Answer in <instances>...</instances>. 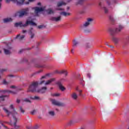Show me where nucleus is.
<instances>
[{"label":"nucleus","mask_w":129,"mask_h":129,"mask_svg":"<svg viewBox=\"0 0 129 129\" xmlns=\"http://www.w3.org/2000/svg\"><path fill=\"white\" fill-rule=\"evenodd\" d=\"M55 81V79L52 78L50 79L47 81H42L39 83L37 82H33L29 87L28 90L27 91L28 92H36L37 91V88H38V85L40 84V85L42 84H44V85H49L52 83V82H54Z\"/></svg>","instance_id":"f257e3e1"},{"label":"nucleus","mask_w":129,"mask_h":129,"mask_svg":"<svg viewBox=\"0 0 129 129\" xmlns=\"http://www.w3.org/2000/svg\"><path fill=\"white\" fill-rule=\"evenodd\" d=\"M9 109L12 110V111H9V110L6 108H3V110H4L5 112H6L8 117H10L11 115H12L13 118L14 116H15V117H19V113L16 111L14 105L11 104L9 107Z\"/></svg>","instance_id":"f03ea898"},{"label":"nucleus","mask_w":129,"mask_h":129,"mask_svg":"<svg viewBox=\"0 0 129 129\" xmlns=\"http://www.w3.org/2000/svg\"><path fill=\"white\" fill-rule=\"evenodd\" d=\"M92 22H93V19L92 18H88L87 21L83 24L82 26V29L84 33L87 34L88 33H90V32H91V30H90L88 27L92 24Z\"/></svg>","instance_id":"7ed1b4c3"},{"label":"nucleus","mask_w":129,"mask_h":129,"mask_svg":"<svg viewBox=\"0 0 129 129\" xmlns=\"http://www.w3.org/2000/svg\"><path fill=\"white\" fill-rule=\"evenodd\" d=\"M28 25H30L31 26H37V24L32 20L26 21L25 24H23L22 22L15 23L14 26L16 28H18V27H20V28H26V27H28Z\"/></svg>","instance_id":"20e7f679"},{"label":"nucleus","mask_w":129,"mask_h":129,"mask_svg":"<svg viewBox=\"0 0 129 129\" xmlns=\"http://www.w3.org/2000/svg\"><path fill=\"white\" fill-rule=\"evenodd\" d=\"M29 14V8L22 9L21 11L18 12L16 16H18L19 18H22L24 16H28Z\"/></svg>","instance_id":"39448f33"},{"label":"nucleus","mask_w":129,"mask_h":129,"mask_svg":"<svg viewBox=\"0 0 129 129\" xmlns=\"http://www.w3.org/2000/svg\"><path fill=\"white\" fill-rule=\"evenodd\" d=\"M122 29H123V26H122V25H119V28H116L115 29L110 28L109 29V31L110 32L111 36H114L115 34L119 33V32H120V31H121Z\"/></svg>","instance_id":"423d86ee"},{"label":"nucleus","mask_w":129,"mask_h":129,"mask_svg":"<svg viewBox=\"0 0 129 129\" xmlns=\"http://www.w3.org/2000/svg\"><path fill=\"white\" fill-rule=\"evenodd\" d=\"M13 119L14 122L13 123V122L11 121L10 123V125L14 126V129H19L21 127V126L17 125V122H18V117H15V116H14Z\"/></svg>","instance_id":"0eeeda50"},{"label":"nucleus","mask_w":129,"mask_h":129,"mask_svg":"<svg viewBox=\"0 0 129 129\" xmlns=\"http://www.w3.org/2000/svg\"><path fill=\"white\" fill-rule=\"evenodd\" d=\"M11 1V2H13V3H17L18 6H22L25 3V0H19V2H18V0H6V3L9 4Z\"/></svg>","instance_id":"6e6552de"},{"label":"nucleus","mask_w":129,"mask_h":129,"mask_svg":"<svg viewBox=\"0 0 129 129\" xmlns=\"http://www.w3.org/2000/svg\"><path fill=\"white\" fill-rule=\"evenodd\" d=\"M47 91V87H43L41 89L37 90V92H39V93H45Z\"/></svg>","instance_id":"1a4fd4ad"},{"label":"nucleus","mask_w":129,"mask_h":129,"mask_svg":"<svg viewBox=\"0 0 129 129\" xmlns=\"http://www.w3.org/2000/svg\"><path fill=\"white\" fill-rule=\"evenodd\" d=\"M51 20L53 22H60V21H61V16H58L57 17H51Z\"/></svg>","instance_id":"9d476101"},{"label":"nucleus","mask_w":129,"mask_h":129,"mask_svg":"<svg viewBox=\"0 0 129 129\" xmlns=\"http://www.w3.org/2000/svg\"><path fill=\"white\" fill-rule=\"evenodd\" d=\"M35 10V13L38 14V13H40V12H43L44 11V9L42 8L35 7L34 8Z\"/></svg>","instance_id":"9b49d317"},{"label":"nucleus","mask_w":129,"mask_h":129,"mask_svg":"<svg viewBox=\"0 0 129 129\" xmlns=\"http://www.w3.org/2000/svg\"><path fill=\"white\" fill-rule=\"evenodd\" d=\"M54 73H58V74H64L65 76H67L68 73H67V71H55L54 72Z\"/></svg>","instance_id":"f8f14e48"},{"label":"nucleus","mask_w":129,"mask_h":129,"mask_svg":"<svg viewBox=\"0 0 129 129\" xmlns=\"http://www.w3.org/2000/svg\"><path fill=\"white\" fill-rule=\"evenodd\" d=\"M57 84L58 85L59 88L61 91H64V90H65V87L62 85V83H61L60 82H58Z\"/></svg>","instance_id":"ddd939ff"},{"label":"nucleus","mask_w":129,"mask_h":129,"mask_svg":"<svg viewBox=\"0 0 129 129\" xmlns=\"http://www.w3.org/2000/svg\"><path fill=\"white\" fill-rule=\"evenodd\" d=\"M52 104H54V105H56L57 106H62V103L57 101L55 100H52Z\"/></svg>","instance_id":"4468645a"},{"label":"nucleus","mask_w":129,"mask_h":129,"mask_svg":"<svg viewBox=\"0 0 129 129\" xmlns=\"http://www.w3.org/2000/svg\"><path fill=\"white\" fill-rule=\"evenodd\" d=\"M0 92H3V93H12L13 94H16V93H17L16 92H13L10 90H0Z\"/></svg>","instance_id":"2eb2a0df"},{"label":"nucleus","mask_w":129,"mask_h":129,"mask_svg":"<svg viewBox=\"0 0 129 129\" xmlns=\"http://www.w3.org/2000/svg\"><path fill=\"white\" fill-rule=\"evenodd\" d=\"M25 38V35L20 36V34L17 35V36L15 38V39H18L20 41H22Z\"/></svg>","instance_id":"dca6fc26"},{"label":"nucleus","mask_w":129,"mask_h":129,"mask_svg":"<svg viewBox=\"0 0 129 129\" xmlns=\"http://www.w3.org/2000/svg\"><path fill=\"white\" fill-rule=\"evenodd\" d=\"M71 97L73 98V99H74V100H76L77 98H78V95H77L76 93H73V94L71 95Z\"/></svg>","instance_id":"f3484780"},{"label":"nucleus","mask_w":129,"mask_h":129,"mask_svg":"<svg viewBox=\"0 0 129 129\" xmlns=\"http://www.w3.org/2000/svg\"><path fill=\"white\" fill-rule=\"evenodd\" d=\"M112 40L114 43L116 44L118 43V42H119V38H117L114 37H113L112 38Z\"/></svg>","instance_id":"a211bd4d"},{"label":"nucleus","mask_w":129,"mask_h":129,"mask_svg":"<svg viewBox=\"0 0 129 129\" xmlns=\"http://www.w3.org/2000/svg\"><path fill=\"white\" fill-rule=\"evenodd\" d=\"M32 30H33V28H31L29 31V34L31 35L30 39H33L34 37H35V34L32 32Z\"/></svg>","instance_id":"6ab92c4d"},{"label":"nucleus","mask_w":129,"mask_h":129,"mask_svg":"<svg viewBox=\"0 0 129 129\" xmlns=\"http://www.w3.org/2000/svg\"><path fill=\"white\" fill-rule=\"evenodd\" d=\"M4 23H9L10 22H13V19L11 18H5L3 20Z\"/></svg>","instance_id":"aec40b11"},{"label":"nucleus","mask_w":129,"mask_h":129,"mask_svg":"<svg viewBox=\"0 0 129 129\" xmlns=\"http://www.w3.org/2000/svg\"><path fill=\"white\" fill-rule=\"evenodd\" d=\"M60 15H61V16H64V17H67V16H70V13L62 12H60Z\"/></svg>","instance_id":"412c9836"},{"label":"nucleus","mask_w":129,"mask_h":129,"mask_svg":"<svg viewBox=\"0 0 129 129\" xmlns=\"http://www.w3.org/2000/svg\"><path fill=\"white\" fill-rule=\"evenodd\" d=\"M66 3H65L64 2H58L57 3V7H61L62 6H66Z\"/></svg>","instance_id":"4be33fe9"},{"label":"nucleus","mask_w":129,"mask_h":129,"mask_svg":"<svg viewBox=\"0 0 129 129\" xmlns=\"http://www.w3.org/2000/svg\"><path fill=\"white\" fill-rule=\"evenodd\" d=\"M4 53L6 54V55H10L11 54V51L9 49H7L6 48L4 49Z\"/></svg>","instance_id":"5701e85b"},{"label":"nucleus","mask_w":129,"mask_h":129,"mask_svg":"<svg viewBox=\"0 0 129 129\" xmlns=\"http://www.w3.org/2000/svg\"><path fill=\"white\" fill-rule=\"evenodd\" d=\"M48 115L50 116H54L55 115V112L54 111H49Z\"/></svg>","instance_id":"b1692460"},{"label":"nucleus","mask_w":129,"mask_h":129,"mask_svg":"<svg viewBox=\"0 0 129 129\" xmlns=\"http://www.w3.org/2000/svg\"><path fill=\"white\" fill-rule=\"evenodd\" d=\"M39 127L40 126L38 125H36L34 127L27 126V129H39Z\"/></svg>","instance_id":"393cba45"},{"label":"nucleus","mask_w":129,"mask_h":129,"mask_svg":"<svg viewBox=\"0 0 129 129\" xmlns=\"http://www.w3.org/2000/svg\"><path fill=\"white\" fill-rule=\"evenodd\" d=\"M30 98L33 100H39V99H40V97L38 96L30 97Z\"/></svg>","instance_id":"a878e982"},{"label":"nucleus","mask_w":129,"mask_h":129,"mask_svg":"<svg viewBox=\"0 0 129 129\" xmlns=\"http://www.w3.org/2000/svg\"><path fill=\"white\" fill-rule=\"evenodd\" d=\"M22 100L23 101H24V102H28L29 103H31L32 102L31 100H30V99H29V98H25L23 99Z\"/></svg>","instance_id":"bb28decb"},{"label":"nucleus","mask_w":129,"mask_h":129,"mask_svg":"<svg viewBox=\"0 0 129 129\" xmlns=\"http://www.w3.org/2000/svg\"><path fill=\"white\" fill-rule=\"evenodd\" d=\"M73 47L74 48H75V47H76V46H77V45H78V44H79V42H78V41H76V40H74L73 41Z\"/></svg>","instance_id":"cd10ccee"},{"label":"nucleus","mask_w":129,"mask_h":129,"mask_svg":"<svg viewBox=\"0 0 129 129\" xmlns=\"http://www.w3.org/2000/svg\"><path fill=\"white\" fill-rule=\"evenodd\" d=\"M84 3V0H78L77 5H82Z\"/></svg>","instance_id":"c85d7f7f"},{"label":"nucleus","mask_w":129,"mask_h":129,"mask_svg":"<svg viewBox=\"0 0 129 129\" xmlns=\"http://www.w3.org/2000/svg\"><path fill=\"white\" fill-rule=\"evenodd\" d=\"M47 12L49 15H51V14H54V11L51 9H48L47 10Z\"/></svg>","instance_id":"c756f323"},{"label":"nucleus","mask_w":129,"mask_h":129,"mask_svg":"<svg viewBox=\"0 0 129 129\" xmlns=\"http://www.w3.org/2000/svg\"><path fill=\"white\" fill-rule=\"evenodd\" d=\"M36 113H37V110L36 109H34L30 112L31 114H32V115H34V114H36Z\"/></svg>","instance_id":"7c9ffc66"},{"label":"nucleus","mask_w":129,"mask_h":129,"mask_svg":"<svg viewBox=\"0 0 129 129\" xmlns=\"http://www.w3.org/2000/svg\"><path fill=\"white\" fill-rule=\"evenodd\" d=\"M5 97H7V96H0V101H4L5 100Z\"/></svg>","instance_id":"2f4dec72"},{"label":"nucleus","mask_w":129,"mask_h":129,"mask_svg":"<svg viewBox=\"0 0 129 129\" xmlns=\"http://www.w3.org/2000/svg\"><path fill=\"white\" fill-rule=\"evenodd\" d=\"M47 76H50V74H47L45 76H42L41 78V79H46V77H47Z\"/></svg>","instance_id":"473e14b6"},{"label":"nucleus","mask_w":129,"mask_h":129,"mask_svg":"<svg viewBox=\"0 0 129 129\" xmlns=\"http://www.w3.org/2000/svg\"><path fill=\"white\" fill-rule=\"evenodd\" d=\"M19 108H20V110L21 113L24 114L25 113V110H24L23 107H20Z\"/></svg>","instance_id":"72a5a7b5"},{"label":"nucleus","mask_w":129,"mask_h":129,"mask_svg":"<svg viewBox=\"0 0 129 129\" xmlns=\"http://www.w3.org/2000/svg\"><path fill=\"white\" fill-rule=\"evenodd\" d=\"M103 9L105 12V14H107L108 13V9H107V8H106V7H104Z\"/></svg>","instance_id":"f704fd0d"},{"label":"nucleus","mask_w":129,"mask_h":129,"mask_svg":"<svg viewBox=\"0 0 129 129\" xmlns=\"http://www.w3.org/2000/svg\"><path fill=\"white\" fill-rule=\"evenodd\" d=\"M33 2H35V0H29L28 2L25 3L26 5H29L30 3H33Z\"/></svg>","instance_id":"c9c22d12"},{"label":"nucleus","mask_w":129,"mask_h":129,"mask_svg":"<svg viewBox=\"0 0 129 129\" xmlns=\"http://www.w3.org/2000/svg\"><path fill=\"white\" fill-rule=\"evenodd\" d=\"M3 84L7 85L9 84V83H8V82H7V81H6V80H4L3 81Z\"/></svg>","instance_id":"e433bc0d"},{"label":"nucleus","mask_w":129,"mask_h":129,"mask_svg":"<svg viewBox=\"0 0 129 129\" xmlns=\"http://www.w3.org/2000/svg\"><path fill=\"white\" fill-rule=\"evenodd\" d=\"M109 19H110V21H111V22H114V19H113V17L110 16L109 17Z\"/></svg>","instance_id":"4c0bfd02"},{"label":"nucleus","mask_w":129,"mask_h":129,"mask_svg":"<svg viewBox=\"0 0 129 129\" xmlns=\"http://www.w3.org/2000/svg\"><path fill=\"white\" fill-rule=\"evenodd\" d=\"M79 96H82V90H79Z\"/></svg>","instance_id":"58836bf2"},{"label":"nucleus","mask_w":129,"mask_h":129,"mask_svg":"<svg viewBox=\"0 0 129 129\" xmlns=\"http://www.w3.org/2000/svg\"><path fill=\"white\" fill-rule=\"evenodd\" d=\"M85 10H82L80 11V14H85Z\"/></svg>","instance_id":"ea45409f"},{"label":"nucleus","mask_w":129,"mask_h":129,"mask_svg":"<svg viewBox=\"0 0 129 129\" xmlns=\"http://www.w3.org/2000/svg\"><path fill=\"white\" fill-rule=\"evenodd\" d=\"M86 47L87 48H90V47H91L90 44H86Z\"/></svg>","instance_id":"a19ab883"},{"label":"nucleus","mask_w":129,"mask_h":129,"mask_svg":"<svg viewBox=\"0 0 129 129\" xmlns=\"http://www.w3.org/2000/svg\"><path fill=\"white\" fill-rule=\"evenodd\" d=\"M60 95V94L57 93V94H53V96H59Z\"/></svg>","instance_id":"79ce46f5"},{"label":"nucleus","mask_w":129,"mask_h":129,"mask_svg":"<svg viewBox=\"0 0 129 129\" xmlns=\"http://www.w3.org/2000/svg\"><path fill=\"white\" fill-rule=\"evenodd\" d=\"M44 27L43 25H39L38 26V29H42Z\"/></svg>","instance_id":"37998d69"},{"label":"nucleus","mask_w":129,"mask_h":129,"mask_svg":"<svg viewBox=\"0 0 129 129\" xmlns=\"http://www.w3.org/2000/svg\"><path fill=\"white\" fill-rule=\"evenodd\" d=\"M72 123H73V121H70L69 122V125H71V124H72Z\"/></svg>","instance_id":"c03bdc74"},{"label":"nucleus","mask_w":129,"mask_h":129,"mask_svg":"<svg viewBox=\"0 0 129 129\" xmlns=\"http://www.w3.org/2000/svg\"><path fill=\"white\" fill-rule=\"evenodd\" d=\"M35 67L40 68V67H44L43 66H41L40 65L37 64L35 66Z\"/></svg>","instance_id":"a18cd8bd"},{"label":"nucleus","mask_w":129,"mask_h":129,"mask_svg":"<svg viewBox=\"0 0 129 129\" xmlns=\"http://www.w3.org/2000/svg\"><path fill=\"white\" fill-rule=\"evenodd\" d=\"M2 2H3V0H0V9L2 8Z\"/></svg>","instance_id":"49530a36"},{"label":"nucleus","mask_w":129,"mask_h":129,"mask_svg":"<svg viewBox=\"0 0 129 129\" xmlns=\"http://www.w3.org/2000/svg\"><path fill=\"white\" fill-rule=\"evenodd\" d=\"M5 71H6L5 70H0V74L3 73V72H4Z\"/></svg>","instance_id":"de8ad7c7"},{"label":"nucleus","mask_w":129,"mask_h":129,"mask_svg":"<svg viewBox=\"0 0 129 129\" xmlns=\"http://www.w3.org/2000/svg\"><path fill=\"white\" fill-rule=\"evenodd\" d=\"M22 33H23V34H25V33H27V30H23L22 31Z\"/></svg>","instance_id":"09e8293b"},{"label":"nucleus","mask_w":129,"mask_h":129,"mask_svg":"<svg viewBox=\"0 0 129 129\" xmlns=\"http://www.w3.org/2000/svg\"><path fill=\"white\" fill-rule=\"evenodd\" d=\"M20 102H21V100H19V99H17V103H20Z\"/></svg>","instance_id":"8fccbe9b"},{"label":"nucleus","mask_w":129,"mask_h":129,"mask_svg":"<svg viewBox=\"0 0 129 129\" xmlns=\"http://www.w3.org/2000/svg\"><path fill=\"white\" fill-rule=\"evenodd\" d=\"M57 11H64L63 9H57Z\"/></svg>","instance_id":"3c124183"},{"label":"nucleus","mask_w":129,"mask_h":129,"mask_svg":"<svg viewBox=\"0 0 129 129\" xmlns=\"http://www.w3.org/2000/svg\"><path fill=\"white\" fill-rule=\"evenodd\" d=\"M10 88H16V86H12L10 87Z\"/></svg>","instance_id":"603ef678"},{"label":"nucleus","mask_w":129,"mask_h":129,"mask_svg":"<svg viewBox=\"0 0 129 129\" xmlns=\"http://www.w3.org/2000/svg\"><path fill=\"white\" fill-rule=\"evenodd\" d=\"M109 47H110V48H114V47L112 45H110Z\"/></svg>","instance_id":"864d4df0"},{"label":"nucleus","mask_w":129,"mask_h":129,"mask_svg":"<svg viewBox=\"0 0 129 129\" xmlns=\"http://www.w3.org/2000/svg\"><path fill=\"white\" fill-rule=\"evenodd\" d=\"M23 51H24V50L23 49H21L19 51V53H22V52H23Z\"/></svg>","instance_id":"5fc2aeb1"},{"label":"nucleus","mask_w":129,"mask_h":129,"mask_svg":"<svg viewBox=\"0 0 129 129\" xmlns=\"http://www.w3.org/2000/svg\"><path fill=\"white\" fill-rule=\"evenodd\" d=\"M71 53H72L73 54V53H74V51L73 49H72L71 50Z\"/></svg>","instance_id":"6e6d98bb"},{"label":"nucleus","mask_w":129,"mask_h":129,"mask_svg":"<svg viewBox=\"0 0 129 129\" xmlns=\"http://www.w3.org/2000/svg\"><path fill=\"white\" fill-rule=\"evenodd\" d=\"M69 10H70V8L68 7H67V11H68Z\"/></svg>","instance_id":"4d7b16f0"},{"label":"nucleus","mask_w":129,"mask_h":129,"mask_svg":"<svg viewBox=\"0 0 129 129\" xmlns=\"http://www.w3.org/2000/svg\"><path fill=\"white\" fill-rule=\"evenodd\" d=\"M24 62H28V59H24Z\"/></svg>","instance_id":"13d9d810"},{"label":"nucleus","mask_w":129,"mask_h":129,"mask_svg":"<svg viewBox=\"0 0 129 129\" xmlns=\"http://www.w3.org/2000/svg\"><path fill=\"white\" fill-rule=\"evenodd\" d=\"M43 71L42 70H40L39 72H38V73H41V72H42Z\"/></svg>","instance_id":"bf43d9fd"},{"label":"nucleus","mask_w":129,"mask_h":129,"mask_svg":"<svg viewBox=\"0 0 129 129\" xmlns=\"http://www.w3.org/2000/svg\"><path fill=\"white\" fill-rule=\"evenodd\" d=\"M126 40H127V41H129V36L126 38Z\"/></svg>","instance_id":"052dcab7"},{"label":"nucleus","mask_w":129,"mask_h":129,"mask_svg":"<svg viewBox=\"0 0 129 129\" xmlns=\"http://www.w3.org/2000/svg\"><path fill=\"white\" fill-rule=\"evenodd\" d=\"M37 5L38 6H41V3H38Z\"/></svg>","instance_id":"680f3d73"},{"label":"nucleus","mask_w":129,"mask_h":129,"mask_svg":"<svg viewBox=\"0 0 129 129\" xmlns=\"http://www.w3.org/2000/svg\"><path fill=\"white\" fill-rule=\"evenodd\" d=\"M99 6H100V7H101V3H100L99 4Z\"/></svg>","instance_id":"e2e57ef3"},{"label":"nucleus","mask_w":129,"mask_h":129,"mask_svg":"<svg viewBox=\"0 0 129 129\" xmlns=\"http://www.w3.org/2000/svg\"><path fill=\"white\" fill-rule=\"evenodd\" d=\"M108 5H110V2L109 1H108Z\"/></svg>","instance_id":"0e129e2a"},{"label":"nucleus","mask_w":129,"mask_h":129,"mask_svg":"<svg viewBox=\"0 0 129 129\" xmlns=\"http://www.w3.org/2000/svg\"><path fill=\"white\" fill-rule=\"evenodd\" d=\"M9 76H10V77H13V75H9Z\"/></svg>","instance_id":"69168bd1"},{"label":"nucleus","mask_w":129,"mask_h":129,"mask_svg":"<svg viewBox=\"0 0 129 129\" xmlns=\"http://www.w3.org/2000/svg\"><path fill=\"white\" fill-rule=\"evenodd\" d=\"M76 90H77V91H79V90H78V88H76Z\"/></svg>","instance_id":"338daca9"},{"label":"nucleus","mask_w":129,"mask_h":129,"mask_svg":"<svg viewBox=\"0 0 129 129\" xmlns=\"http://www.w3.org/2000/svg\"><path fill=\"white\" fill-rule=\"evenodd\" d=\"M88 77L90 78V76L89 74L88 75Z\"/></svg>","instance_id":"774afa93"}]
</instances>
